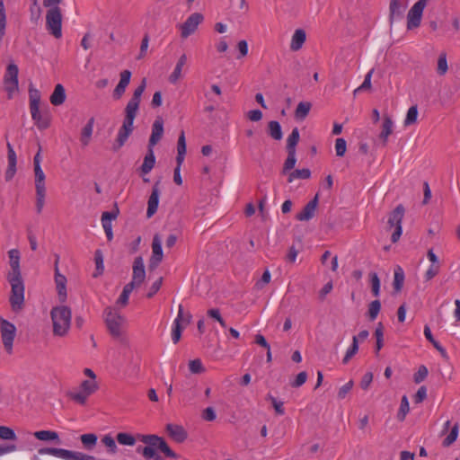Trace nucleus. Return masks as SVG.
Segmentation results:
<instances>
[{
    "label": "nucleus",
    "mask_w": 460,
    "mask_h": 460,
    "mask_svg": "<svg viewBox=\"0 0 460 460\" xmlns=\"http://www.w3.org/2000/svg\"><path fill=\"white\" fill-rule=\"evenodd\" d=\"M11 270L7 274V281L11 285L9 303L13 312H21L24 307V283L20 268V252L12 249L8 252Z\"/></svg>",
    "instance_id": "1"
},
{
    "label": "nucleus",
    "mask_w": 460,
    "mask_h": 460,
    "mask_svg": "<svg viewBox=\"0 0 460 460\" xmlns=\"http://www.w3.org/2000/svg\"><path fill=\"white\" fill-rule=\"evenodd\" d=\"M146 79L143 78L140 84L135 89L132 97L126 105L124 111V120L122 126L119 129V133L115 140V143L112 146V150L114 152L118 151L124 146L128 137L134 130L133 123L137 117V111L139 109V104L141 102V96L146 89Z\"/></svg>",
    "instance_id": "2"
},
{
    "label": "nucleus",
    "mask_w": 460,
    "mask_h": 460,
    "mask_svg": "<svg viewBox=\"0 0 460 460\" xmlns=\"http://www.w3.org/2000/svg\"><path fill=\"white\" fill-rule=\"evenodd\" d=\"M137 438L146 444V447L138 446L136 448L137 454H141L145 459L148 460L149 456H153V447H157L166 457L178 458L179 456L168 446L165 439L155 434H137Z\"/></svg>",
    "instance_id": "3"
},
{
    "label": "nucleus",
    "mask_w": 460,
    "mask_h": 460,
    "mask_svg": "<svg viewBox=\"0 0 460 460\" xmlns=\"http://www.w3.org/2000/svg\"><path fill=\"white\" fill-rule=\"evenodd\" d=\"M50 316L53 323V334L59 337L66 336L71 324L70 308L66 305L55 306L50 311Z\"/></svg>",
    "instance_id": "4"
},
{
    "label": "nucleus",
    "mask_w": 460,
    "mask_h": 460,
    "mask_svg": "<svg viewBox=\"0 0 460 460\" xmlns=\"http://www.w3.org/2000/svg\"><path fill=\"white\" fill-rule=\"evenodd\" d=\"M103 316L106 327L111 336L121 342L126 341V339L123 337V325L126 323L125 317L110 306L105 308Z\"/></svg>",
    "instance_id": "5"
},
{
    "label": "nucleus",
    "mask_w": 460,
    "mask_h": 460,
    "mask_svg": "<svg viewBox=\"0 0 460 460\" xmlns=\"http://www.w3.org/2000/svg\"><path fill=\"white\" fill-rule=\"evenodd\" d=\"M40 455H51L64 460H96L93 456L82 452L71 451L58 447H42L38 450Z\"/></svg>",
    "instance_id": "6"
},
{
    "label": "nucleus",
    "mask_w": 460,
    "mask_h": 460,
    "mask_svg": "<svg viewBox=\"0 0 460 460\" xmlns=\"http://www.w3.org/2000/svg\"><path fill=\"white\" fill-rule=\"evenodd\" d=\"M46 27L47 30L56 39L62 36V14L58 6L49 8L46 14Z\"/></svg>",
    "instance_id": "7"
},
{
    "label": "nucleus",
    "mask_w": 460,
    "mask_h": 460,
    "mask_svg": "<svg viewBox=\"0 0 460 460\" xmlns=\"http://www.w3.org/2000/svg\"><path fill=\"white\" fill-rule=\"evenodd\" d=\"M34 174L36 190V210L38 214H40L45 204L46 197L45 173L42 171L41 166L34 167Z\"/></svg>",
    "instance_id": "8"
},
{
    "label": "nucleus",
    "mask_w": 460,
    "mask_h": 460,
    "mask_svg": "<svg viewBox=\"0 0 460 460\" xmlns=\"http://www.w3.org/2000/svg\"><path fill=\"white\" fill-rule=\"evenodd\" d=\"M404 207L402 204H399L389 215L388 225L390 228L394 226L395 227L391 236V241L394 243H397L402 235V221L404 216Z\"/></svg>",
    "instance_id": "9"
},
{
    "label": "nucleus",
    "mask_w": 460,
    "mask_h": 460,
    "mask_svg": "<svg viewBox=\"0 0 460 460\" xmlns=\"http://www.w3.org/2000/svg\"><path fill=\"white\" fill-rule=\"evenodd\" d=\"M0 332L4 349L11 354L13 351V344L16 335V327L9 321L0 319Z\"/></svg>",
    "instance_id": "10"
},
{
    "label": "nucleus",
    "mask_w": 460,
    "mask_h": 460,
    "mask_svg": "<svg viewBox=\"0 0 460 460\" xmlns=\"http://www.w3.org/2000/svg\"><path fill=\"white\" fill-rule=\"evenodd\" d=\"M428 4V0H419L410 9L407 14V29L413 30L420 27L423 10Z\"/></svg>",
    "instance_id": "11"
},
{
    "label": "nucleus",
    "mask_w": 460,
    "mask_h": 460,
    "mask_svg": "<svg viewBox=\"0 0 460 460\" xmlns=\"http://www.w3.org/2000/svg\"><path fill=\"white\" fill-rule=\"evenodd\" d=\"M18 73L19 69L15 64L11 63L7 66L4 84L9 99L13 97V93L18 90Z\"/></svg>",
    "instance_id": "12"
},
{
    "label": "nucleus",
    "mask_w": 460,
    "mask_h": 460,
    "mask_svg": "<svg viewBox=\"0 0 460 460\" xmlns=\"http://www.w3.org/2000/svg\"><path fill=\"white\" fill-rule=\"evenodd\" d=\"M407 8V0H390L389 22L392 25L396 21L403 19Z\"/></svg>",
    "instance_id": "13"
},
{
    "label": "nucleus",
    "mask_w": 460,
    "mask_h": 460,
    "mask_svg": "<svg viewBox=\"0 0 460 460\" xmlns=\"http://www.w3.org/2000/svg\"><path fill=\"white\" fill-rule=\"evenodd\" d=\"M202 21L203 15L201 13H194L190 14L181 26V36L185 39L194 33Z\"/></svg>",
    "instance_id": "14"
},
{
    "label": "nucleus",
    "mask_w": 460,
    "mask_h": 460,
    "mask_svg": "<svg viewBox=\"0 0 460 460\" xmlns=\"http://www.w3.org/2000/svg\"><path fill=\"white\" fill-rule=\"evenodd\" d=\"M152 256L149 261V268L155 269L163 261L164 253L162 248V240L158 234H155L152 241Z\"/></svg>",
    "instance_id": "15"
},
{
    "label": "nucleus",
    "mask_w": 460,
    "mask_h": 460,
    "mask_svg": "<svg viewBox=\"0 0 460 460\" xmlns=\"http://www.w3.org/2000/svg\"><path fill=\"white\" fill-rule=\"evenodd\" d=\"M30 111L31 118L39 129L43 130L50 126L51 115L48 110L40 111L39 106L36 108V112L33 110Z\"/></svg>",
    "instance_id": "16"
},
{
    "label": "nucleus",
    "mask_w": 460,
    "mask_h": 460,
    "mask_svg": "<svg viewBox=\"0 0 460 460\" xmlns=\"http://www.w3.org/2000/svg\"><path fill=\"white\" fill-rule=\"evenodd\" d=\"M160 181H157L154 183L152 187V192L149 196L148 201H147V210H146V217L150 218L153 217L158 208L159 205V196H160Z\"/></svg>",
    "instance_id": "17"
},
{
    "label": "nucleus",
    "mask_w": 460,
    "mask_h": 460,
    "mask_svg": "<svg viewBox=\"0 0 460 460\" xmlns=\"http://www.w3.org/2000/svg\"><path fill=\"white\" fill-rule=\"evenodd\" d=\"M165 431L177 443H183L188 438V433L181 425L168 423Z\"/></svg>",
    "instance_id": "18"
},
{
    "label": "nucleus",
    "mask_w": 460,
    "mask_h": 460,
    "mask_svg": "<svg viewBox=\"0 0 460 460\" xmlns=\"http://www.w3.org/2000/svg\"><path fill=\"white\" fill-rule=\"evenodd\" d=\"M318 202H319V194L316 193V195L314 197V199H311L304 207L303 210L300 213L296 214V218L298 221H308V220L312 219L314 216V212L318 206Z\"/></svg>",
    "instance_id": "19"
},
{
    "label": "nucleus",
    "mask_w": 460,
    "mask_h": 460,
    "mask_svg": "<svg viewBox=\"0 0 460 460\" xmlns=\"http://www.w3.org/2000/svg\"><path fill=\"white\" fill-rule=\"evenodd\" d=\"M146 279V270L144 265V260L141 256H137L135 258L133 262V274L132 280L134 283H137V286H140Z\"/></svg>",
    "instance_id": "20"
},
{
    "label": "nucleus",
    "mask_w": 460,
    "mask_h": 460,
    "mask_svg": "<svg viewBox=\"0 0 460 460\" xmlns=\"http://www.w3.org/2000/svg\"><path fill=\"white\" fill-rule=\"evenodd\" d=\"M131 72L129 70H123L120 73V79L117 86L115 87L112 97L115 100H119L125 93L126 88L128 85L131 78Z\"/></svg>",
    "instance_id": "21"
},
{
    "label": "nucleus",
    "mask_w": 460,
    "mask_h": 460,
    "mask_svg": "<svg viewBox=\"0 0 460 460\" xmlns=\"http://www.w3.org/2000/svg\"><path fill=\"white\" fill-rule=\"evenodd\" d=\"M164 135V121L157 118L152 125V133L148 141V147H153L162 139Z\"/></svg>",
    "instance_id": "22"
},
{
    "label": "nucleus",
    "mask_w": 460,
    "mask_h": 460,
    "mask_svg": "<svg viewBox=\"0 0 460 460\" xmlns=\"http://www.w3.org/2000/svg\"><path fill=\"white\" fill-rule=\"evenodd\" d=\"M155 153H154V148L147 146V153L144 158L142 165L139 168L141 174H143V175L148 174L152 171V169L155 167Z\"/></svg>",
    "instance_id": "23"
},
{
    "label": "nucleus",
    "mask_w": 460,
    "mask_h": 460,
    "mask_svg": "<svg viewBox=\"0 0 460 460\" xmlns=\"http://www.w3.org/2000/svg\"><path fill=\"white\" fill-rule=\"evenodd\" d=\"M393 126L394 122L390 116L384 115L383 117V124L382 130L379 134V138L383 143V146H386L388 141V137L393 133Z\"/></svg>",
    "instance_id": "24"
},
{
    "label": "nucleus",
    "mask_w": 460,
    "mask_h": 460,
    "mask_svg": "<svg viewBox=\"0 0 460 460\" xmlns=\"http://www.w3.org/2000/svg\"><path fill=\"white\" fill-rule=\"evenodd\" d=\"M305 40H306L305 31L303 29L296 30L292 36V40H291V43H290V49L293 51L299 50L303 47Z\"/></svg>",
    "instance_id": "25"
},
{
    "label": "nucleus",
    "mask_w": 460,
    "mask_h": 460,
    "mask_svg": "<svg viewBox=\"0 0 460 460\" xmlns=\"http://www.w3.org/2000/svg\"><path fill=\"white\" fill-rule=\"evenodd\" d=\"M182 318V305H179L178 316L174 320L173 327L172 331V340L174 344L178 343L181 338V332L183 327L181 325V319Z\"/></svg>",
    "instance_id": "26"
},
{
    "label": "nucleus",
    "mask_w": 460,
    "mask_h": 460,
    "mask_svg": "<svg viewBox=\"0 0 460 460\" xmlns=\"http://www.w3.org/2000/svg\"><path fill=\"white\" fill-rule=\"evenodd\" d=\"M66 90L61 84H58L49 97L50 102L55 106L63 104L66 101Z\"/></svg>",
    "instance_id": "27"
},
{
    "label": "nucleus",
    "mask_w": 460,
    "mask_h": 460,
    "mask_svg": "<svg viewBox=\"0 0 460 460\" xmlns=\"http://www.w3.org/2000/svg\"><path fill=\"white\" fill-rule=\"evenodd\" d=\"M94 118L92 117L87 121L86 125L82 128L80 141L84 146L89 145L91 137L93 130Z\"/></svg>",
    "instance_id": "28"
},
{
    "label": "nucleus",
    "mask_w": 460,
    "mask_h": 460,
    "mask_svg": "<svg viewBox=\"0 0 460 460\" xmlns=\"http://www.w3.org/2000/svg\"><path fill=\"white\" fill-rule=\"evenodd\" d=\"M187 62V56L182 54L177 61L173 72L169 76V82L171 84H176L177 81L181 77V70Z\"/></svg>",
    "instance_id": "29"
},
{
    "label": "nucleus",
    "mask_w": 460,
    "mask_h": 460,
    "mask_svg": "<svg viewBox=\"0 0 460 460\" xmlns=\"http://www.w3.org/2000/svg\"><path fill=\"white\" fill-rule=\"evenodd\" d=\"M394 277L393 282L394 293L398 294L401 292L404 283V272L401 266L394 268Z\"/></svg>",
    "instance_id": "30"
},
{
    "label": "nucleus",
    "mask_w": 460,
    "mask_h": 460,
    "mask_svg": "<svg viewBox=\"0 0 460 460\" xmlns=\"http://www.w3.org/2000/svg\"><path fill=\"white\" fill-rule=\"evenodd\" d=\"M98 437L94 433H86L80 436V441L85 450H93L97 444Z\"/></svg>",
    "instance_id": "31"
},
{
    "label": "nucleus",
    "mask_w": 460,
    "mask_h": 460,
    "mask_svg": "<svg viewBox=\"0 0 460 460\" xmlns=\"http://www.w3.org/2000/svg\"><path fill=\"white\" fill-rule=\"evenodd\" d=\"M268 134L274 140H280L283 137V133L281 129V126L279 121L277 120H270L268 123Z\"/></svg>",
    "instance_id": "32"
},
{
    "label": "nucleus",
    "mask_w": 460,
    "mask_h": 460,
    "mask_svg": "<svg viewBox=\"0 0 460 460\" xmlns=\"http://www.w3.org/2000/svg\"><path fill=\"white\" fill-rule=\"evenodd\" d=\"M33 436L42 441L55 440L58 444L60 443L58 434L52 430H40L33 433Z\"/></svg>",
    "instance_id": "33"
},
{
    "label": "nucleus",
    "mask_w": 460,
    "mask_h": 460,
    "mask_svg": "<svg viewBox=\"0 0 460 460\" xmlns=\"http://www.w3.org/2000/svg\"><path fill=\"white\" fill-rule=\"evenodd\" d=\"M311 107H312V104L311 102H300L297 106H296V109L295 111V117L296 119H300V120H303L305 119L310 110H311Z\"/></svg>",
    "instance_id": "34"
},
{
    "label": "nucleus",
    "mask_w": 460,
    "mask_h": 460,
    "mask_svg": "<svg viewBox=\"0 0 460 460\" xmlns=\"http://www.w3.org/2000/svg\"><path fill=\"white\" fill-rule=\"evenodd\" d=\"M296 151L287 150L288 157L283 164V168L281 171L282 174H287L289 171L294 169L296 163Z\"/></svg>",
    "instance_id": "35"
},
{
    "label": "nucleus",
    "mask_w": 460,
    "mask_h": 460,
    "mask_svg": "<svg viewBox=\"0 0 460 460\" xmlns=\"http://www.w3.org/2000/svg\"><path fill=\"white\" fill-rule=\"evenodd\" d=\"M300 139V134L297 128H294L292 129L291 134L288 136L287 139L286 150L296 151V145L298 144Z\"/></svg>",
    "instance_id": "36"
},
{
    "label": "nucleus",
    "mask_w": 460,
    "mask_h": 460,
    "mask_svg": "<svg viewBox=\"0 0 460 460\" xmlns=\"http://www.w3.org/2000/svg\"><path fill=\"white\" fill-rule=\"evenodd\" d=\"M358 337H352V342L349 348L347 349L344 358H342V364L346 365L349 362V360L358 353Z\"/></svg>",
    "instance_id": "37"
},
{
    "label": "nucleus",
    "mask_w": 460,
    "mask_h": 460,
    "mask_svg": "<svg viewBox=\"0 0 460 460\" xmlns=\"http://www.w3.org/2000/svg\"><path fill=\"white\" fill-rule=\"evenodd\" d=\"M94 262H95V271L93 274V278H97L103 273L104 266H103V253L101 250H96L94 252Z\"/></svg>",
    "instance_id": "38"
},
{
    "label": "nucleus",
    "mask_w": 460,
    "mask_h": 460,
    "mask_svg": "<svg viewBox=\"0 0 460 460\" xmlns=\"http://www.w3.org/2000/svg\"><path fill=\"white\" fill-rule=\"evenodd\" d=\"M311 177V171L307 168L296 169L288 173V181L292 182L296 179H309Z\"/></svg>",
    "instance_id": "39"
},
{
    "label": "nucleus",
    "mask_w": 460,
    "mask_h": 460,
    "mask_svg": "<svg viewBox=\"0 0 460 460\" xmlns=\"http://www.w3.org/2000/svg\"><path fill=\"white\" fill-rule=\"evenodd\" d=\"M29 95H30V110H33L36 112V108L40 106V93L30 85L29 88Z\"/></svg>",
    "instance_id": "40"
},
{
    "label": "nucleus",
    "mask_w": 460,
    "mask_h": 460,
    "mask_svg": "<svg viewBox=\"0 0 460 460\" xmlns=\"http://www.w3.org/2000/svg\"><path fill=\"white\" fill-rule=\"evenodd\" d=\"M116 439L120 445L134 446L137 438L129 433L119 432L117 434Z\"/></svg>",
    "instance_id": "41"
},
{
    "label": "nucleus",
    "mask_w": 460,
    "mask_h": 460,
    "mask_svg": "<svg viewBox=\"0 0 460 460\" xmlns=\"http://www.w3.org/2000/svg\"><path fill=\"white\" fill-rule=\"evenodd\" d=\"M380 310H381V302L378 299L372 301L368 305V309H367V313L369 320L374 321L377 317Z\"/></svg>",
    "instance_id": "42"
},
{
    "label": "nucleus",
    "mask_w": 460,
    "mask_h": 460,
    "mask_svg": "<svg viewBox=\"0 0 460 460\" xmlns=\"http://www.w3.org/2000/svg\"><path fill=\"white\" fill-rule=\"evenodd\" d=\"M458 431H459V424L455 423V425L451 428L449 434L443 440L442 446L445 447L451 446L456 440L457 436H458Z\"/></svg>",
    "instance_id": "43"
},
{
    "label": "nucleus",
    "mask_w": 460,
    "mask_h": 460,
    "mask_svg": "<svg viewBox=\"0 0 460 460\" xmlns=\"http://www.w3.org/2000/svg\"><path fill=\"white\" fill-rule=\"evenodd\" d=\"M409 411H410V406H409L408 398L406 395H403L402 398V401H401L400 409L397 413V420L399 421H403L405 420V417H406L407 413L409 412Z\"/></svg>",
    "instance_id": "44"
},
{
    "label": "nucleus",
    "mask_w": 460,
    "mask_h": 460,
    "mask_svg": "<svg viewBox=\"0 0 460 460\" xmlns=\"http://www.w3.org/2000/svg\"><path fill=\"white\" fill-rule=\"evenodd\" d=\"M80 388L83 393L89 396L97 390L98 385L93 380H84L81 383Z\"/></svg>",
    "instance_id": "45"
},
{
    "label": "nucleus",
    "mask_w": 460,
    "mask_h": 460,
    "mask_svg": "<svg viewBox=\"0 0 460 460\" xmlns=\"http://www.w3.org/2000/svg\"><path fill=\"white\" fill-rule=\"evenodd\" d=\"M374 71H375L374 68H372L368 71V73L365 76V79H364V82L362 83V84L354 90V92H353L354 95L358 94L359 92L371 89V86H372L371 85V78H372Z\"/></svg>",
    "instance_id": "46"
},
{
    "label": "nucleus",
    "mask_w": 460,
    "mask_h": 460,
    "mask_svg": "<svg viewBox=\"0 0 460 460\" xmlns=\"http://www.w3.org/2000/svg\"><path fill=\"white\" fill-rule=\"evenodd\" d=\"M0 438L2 440H16L17 436L14 430L7 426H0Z\"/></svg>",
    "instance_id": "47"
},
{
    "label": "nucleus",
    "mask_w": 460,
    "mask_h": 460,
    "mask_svg": "<svg viewBox=\"0 0 460 460\" xmlns=\"http://www.w3.org/2000/svg\"><path fill=\"white\" fill-rule=\"evenodd\" d=\"M418 118V109L416 105L409 108L406 118L404 119V126H410L415 124Z\"/></svg>",
    "instance_id": "48"
},
{
    "label": "nucleus",
    "mask_w": 460,
    "mask_h": 460,
    "mask_svg": "<svg viewBox=\"0 0 460 460\" xmlns=\"http://www.w3.org/2000/svg\"><path fill=\"white\" fill-rule=\"evenodd\" d=\"M447 54L446 52L440 53L438 59V67L437 72L439 75H443L447 72Z\"/></svg>",
    "instance_id": "49"
},
{
    "label": "nucleus",
    "mask_w": 460,
    "mask_h": 460,
    "mask_svg": "<svg viewBox=\"0 0 460 460\" xmlns=\"http://www.w3.org/2000/svg\"><path fill=\"white\" fill-rule=\"evenodd\" d=\"M67 396L75 401V402L84 405L86 403L88 396L85 394V393H83L82 391L79 392H68Z\"/></svg>",
    "instance_id": "50"
},
{
    "label": "nucleus",
    "mask_w": 460,
    "mask_h": 460,
    "mask_svg": "<svg viewBox=\"0 0 460 460\" xmlns=\"http://www.w3.org/2000/svg\"><path fill=\"white\" fill-rule=\"evenodd\" d=\"M371 291L375 296L380 293V279L376 272L370 273Z\"/></svg>",
    "instance_id": "51"
},
{
    "label": "nucleus",
    "mask_w": 460,
    "mask_h": 460,
    "mask_svg": "<svg viewBox=\"0 0 460 460\" xmlns=\"http://www.w3.org/2000/svg\"><path fill=\"white\" fill-rule=\"evenodd\" d=\"M102 442L108 447L110 453L115 454L117 452L118 447L115 439L111 435H105L102 438Z\"/></svg>",
    "instance_id": "52"
},
{
    "label": "nucleus",
    "mask_w": 460,
    "mask_h": 460,
    "mask_svg": "<svg viewBox=\"0 0 460 460\" xmlns=\"http://www.w3.org/2000/svg\"><path fill=\"white\" fill-rule=\"evenodd\" d=\"M119 213L117 204L114 205V208L111 211H105L102 215V222L111 223L112 219H116Z\"/></svg>",
    "instance_id": "53"
},
{
    "label": "nucleus",
    "mask_w": 460,
    "mask_h": 460,
    "mask_svg": "<svg viewBox=\"0 0 460 460\" xmlns=\"http://www.w3.org/2000/svg\"><path fill=\"white\" fill-rule=\"evenodd\" d=\"M189 368L192 374H201L205 371L200 359L196 358L189 362Z\"/></svg>",
    "instance_id": "54"
},
{
    "label": "nucleus",
    "mask_w": 460,
    "mask_h": 460,
    "mask_svg": "<svg viewBox=\"0 0 460 460\" xmlns=\"http://www.w3.org/2000/svg\"><path fill=\"white\" fill-rule=\"evenodd\" d=\"M347 150V143L344 138H337L335 141V151L336 155L339 157L344 156Z\"/></svg>",
    "instance_id": "55"
},
{
    "label": "nucleus",
    "mask_w": 460,
    "mask_h": 460,
    "mask_svg": "<svg viewBox=\"0 0 460 460\" xmlns=\"http://www.w3.org/2000/svg\"><path fill=\"white\" fill-rule=\"evenodd\" d=\"M428 374V368L424 365L420 366L418 371L413 376L414 382L416 384L421 383L427 377Z\"/></svg>",
    "instance_id": "56"
},
{
    "label": "nucleus",
    "mask_w": 460,
    "mask_h": 460,
    "mask_svg": "<svg viewBox=\"0 0 460 460\" xmlns=\"http://www.w3.org/2000/svg\"><path fill=\"white\" fill-rule=\"evenodd\" d=\"M440 270V264H431L425 272L424 278L426 281L431 280L435 278Z\"/></svg>",
    "instance_id": "57"
},
{
    "label": "nucleus",
    "mask_w": 460,
    "mask_h": 460,
    "mask_svg": "<svg viewBox=\"0 0 460 460\" xmlns=\"http://www.w3.org/2000/svg\"><path fill=\"white\" fill-rule=\"evenodd\" d=\"M58 261H59V256L56 255V261H55V283H56V286L60 285V284H66V278L59 272Z\"/></svg>",
    "instance_id": "58"
},
{
    "label": "nucleus",
    "mask_w": 460,
    "mask_h": 460,
    "mask_svg": "<svg viewBox=\"0 0 460 460\" xmlns=\"http://www.w3.org/2000/svg\"><path fill=\"white\" fill-rule=\"evenodd\" d=\"M307 379V373L305 371H302L296 376L295 380L291 382V386L294 388H297L302 386Z\"/></svg>",
    "instance_id": "59"
},
{
    "label": "nucleus",
    "mask_w": 460,
    "mask_h": 460,
    "mask_svg": "<svg viewBox=\"0 0 460 460\" xmlns=\"http://www.w3.org/2000/svg\"><path fill=\"white\" fill-rule=\"evenodd\" d=\"M353 381L349 380L348 383H346L344 385H342L338 392V398L339 399H344L346 395L351 391L353 387Z\"/></svg>",
    "instance_id": "60"
},
{
    "label": "nucleus",
    "mask_w": 460,
    "mask_h": 460,
    "mask_svg": "<svg viewBox=\"0 0 460 460\" xmlns=\"http://www.w3.org/2000/svg\"><path fill=\"white\" fill-rule=\"evenodd\" d=\"M162 284H163V278H159L157 280H155L152 284L149 291L147 292L146 297L147 298H152L159 291V289L162 287Z\"/></svg>",
    "instance_id": "61"
},
{
    "label": "nucleus",
    "mask_w": 460,
    "mask_h": 460,
    "mask_svg": "<svg viewBox=\"0 0 460 460\" xmlns=\"http://www.w3.org/2000/svg\"><path fill=\"white\" fill-rule=\"evenodd\" d=\"M373 381V373L372 372H367L361 378L360 381V387L363 390H367Z\"/></svg>",
    "instance_id": "62"
},
{
    "label": "nucleus",
    "mask_w": 460,
    "mask_h": 460,
    "mask_svg": "<svg viewBox=\"0 0 460 460\" xmlns=\"http://www.w3.org/2000/svg\"><path fill=\"white\" fill-rule=\"evenodd\" d=\"M270 279H271L270 273L268 270H266L263 272L261 279L256 282L255 288L257 289H261L266 284H268L270 281Z\"/></svg>",
    "instance_id": "63"
},
{
    "label": "nucleus",
    "mask_w": 460,
    "mask_h": 460,
    "mask_svg": "<svg viewBox=\"0 0 460 460\" xmlns=\"http://www.w3.org/2000/svg\"><path fill=\"white\" fill-rule=\"evenodd\" d=\"M426 397H427V388H426V386L422 385L418 389L417 393L414 395L413 400H414L415 403H420L426 399Z\"/></svg>",
    "instance_id": "64"
}]
</instances>
